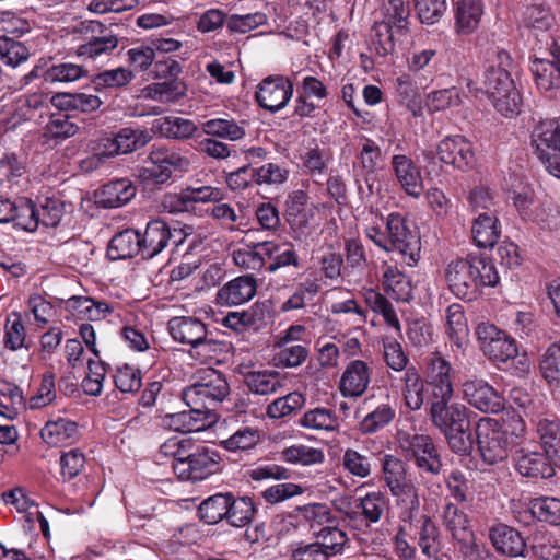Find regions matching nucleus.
Returning <instances> with one entry per match:
<instances>
[{"label": "nucleus", "instance_id": "nucleus-1", "mask_svg": "<svg viewBox=\"0 0 560 560\" xmlns=\"http://www.w3.org/2000/svg\"><path fill=\"white\" fill-rule=\"evenodd\" d=\"M230 393L226 377L214 369H208L183 390V399L188 407L199 408L210 418L217 407L229 398Z\"/></svg>", "mask_w": 560, "mask_h": 560}, {"label": "nucleus", "instance_id": "nucleus-2", "mask_svg": "<svg viewBox=\"0 0 560 560\" xmlns=\"http://www.w3.org/2000/svg\"><path fill=\"white\" fill-rule=\"evenodd\" d=\"M481 90L489 95L495 109L504 117H513L521 113V95L505 68L491 66L485 72Z\"/></svg>", "mask_w": 560, "mask_h": 560}, {"label": "nucleus", "instance_id": "nucleus-3", "mask_svg": "<svg viewBox=\"0 0 560 560\" xmlns=\"http://www.w3.org/2000/svg\"><path fill=\"white\" fill-rule=\"evenodd\" d=\"M167 326L175 341L190 346L192 357L206 359L220 349L221 343L208 338L207 326L196 317H174Z\"/></svg>", "mask_w": 560, "mask_h": 560}, {"label": "nucleus", "instance_id": "nucleus-4", "mask_svg": "<svg viewBox=\"0 0 560 560\" xmlns=\"http://www.w3.org/2000/svg\"><path fill=\"white\" fill-rule=\"evenodd\" d=\"M400 447L407 460L415 464L421 476H438L443 462L440 450L428 434H412L400 439Z\"/></svg>", "mask_w": 560, "mask_h": 560}, {"label": "nucleus", "instance_id": "nucleus-5", "mask_svg": "<svg viewBox=\"0 0 560 560\" xmlns=\"http://www.w3.org/2000/svg\"><path fill=\"white\" fill-rule=\"evenodd\" d=\"M478 452L486 464L497 465L509 457L506 431L491 418H482L476 425Z\"/></svg>", "mask_w": 560, "mask_h": 560}, {"label": "nucleus", "instance_id": "nucleus-6", "mask_svg": "<svg viewBox=\"0 0 560 560\" xmlns=\"http://www.w3.org/2000/svg\"><path fill=\"white\" fill-rule=\"evenodd\" d=\"M192 231L191 226L182 229L172 228L162 219H154L147 223L143 233H140L142 259H152L163 252L171 241L179 244Z\"/></svg>", "mask_w": 560, "mask_h": 560}, {"label": "nucleus", "instance_id": "nucleus-7", "mask_svg": "<svg viewBox=\"0 0 560 560\" xmlns=\"http://www.w3.org/2000/svg\"><path fill=\"white\" fill-rule=\"evenodd\" d=\"M382 472L385 485L393 497L418 508V489L407 476L406 464L400 458L386 454L382 459Z\"/></svg>", "mask_w": 560, "mask_h": 560}, {"label": "nucleus", "instance_id": "nucleus-8", "mask_svg": "<svg viewBox=\"0 0 560 560\" xmlns=\"http://www.w3.org/2000/svg\"><path fill=\"white\" fill-rule=\"evenodd\" d=\"M386 234L389 252L400 254L409 265L417 261L419 238L410 230L406 218L398 212L388 214L386 219Z\"/></svg>", "mask_w": 560, "mask_h": 560}, {"label": "nucleus", "instance_id": "nucleus-9", "mask_svg": "<svg viewBox=\"0 0 560 560\" xmlns=\"http://www.w3.org/2000/svg\"><path fill=\"white\" fill-rule=\"evenodd\" d=\"M476 334L480 349L489 360L497 363H506L517 357L516 341L495 326L481 324L477 327Z\"/></svg>", "mask_w": 560, "mask_h": 560}, {"label": "nucleus", "instance_id": "nucleus-10", "mask_svg": "<svg viewBox=\"0 0 560 560\" xmlns=\"http://www.w3.org/2000/svg\"><path fill=\"white\" fill-rule=\"evenodd\" d=\"M149 161L151 166L142 168L140 176L158 184L167 182L174 171H184L189 165L187 158L166 147H154L149 154Z\"/></svg>", "mask_w": 560, "mask_h": 560}, {"label": "nucleus", "instance_id": "nucleus-11", "mask_svg": "<svg viewBox=\"0 0 560 560\" xmlns=\"http://www.w3.org/2000/svg\"><path fill=\"white\" fill-rule=\"evenodd\" d=\"M462 392L464 400L481 412L498 413L504 409V398L483 378L467 377Z\"/></svg>", "mask_w": 560, "mask_h": 560}, {"label": "nucleus", "instance_id": "nucleus-12", "mask_svg": "<svg viewBox=\"0 0 560 560\" xmlns=\"http://www.w3.org/2000/svg\"><path fill=\"white\" fill-rule=\"evenodd\" d=\"M293 83L284 75H269L257 86L255 100L260 107L277 113L283 109L293 96Z\"/></svg>", "mask_w": 560, "mask_h": 560}, {"label": "nucleus", "instance_id": "nucleus-13", "mask_svg": "<svg viewBox=\"0 0 560 560\" xmlns=\"http://www.w3.org/2000/svg\"><path fill=\"white\" fill-rule=\"evenodd\" d=\"M424 374L432 401L452 399L454 370L445 358L439 353H432L428 357Z\"/></svg>", "mask_w": 560, "mask_h": 560}, {"label": "nucleus", "instance_id": "nucleus-14", "mask_svg": "<svg viewBox=\"0 0 560 560\" xmlns=\"http://www.w3.org/2000/svg\"><path fill=\"white\" fill-rule=\"evenodd\" d=\"M439 160L456 170L466 172L476 164V154L472 143L464 136L445 137L436 147Z\"/></svg>", "mask_w": 560, "mask_h": 560}, {"label": "nucleus", "instance_id": "nucleus-15", "mask_svg": "<svg viewBox=\"0 0 560 560\" xmlns=\"http://www.w3.org/2000/svg\"><path fill=\"white\" fill-rule=\"evenodd\" d=\"M488 539L495 552L506 558H526L527 542L516 528L504 523H497L489 527Z\"/></svg>", "mask_w": 560, "mask_h": 560}, {"label": "nucleus", "instance_id": "nucleus-16", "mask_svg": "<svg viewBox=\"0 0 560 560\" xmlns=\"http://www.w3.org/2000/svg\"><path fill=\"white\" fill-rule=\"evenodd\" d=\"M450 400L431 401L430 417L442 434L455 429L470 428L468 408L459 402L450 404Z\"/></svg>", "mask_w": 560, "mask_h": 560}, {"label": "nucleus", "instance_id": "nucleus-17", "mask_svg": "<svg viewBox=\"0 0 560 560\" xmlns=\"http://www.w3.org/2000/svg\"><path fill=\"white\" fill-rule=\"evenodd\" d=\"M552 56V60H534L530 70L540 93L548 98H560V47L555 48Z\"/></svg>", "mask_w": 560, "mask_h": 560}, {"label": "nucleus", "instance_id": "nucleus-18", "mask_svg": "<svg viewBox=\"0 0 560 560\" xmlns=\"http://www.w3.org/2000/svg\"><path fill=\"white\" fill-rule=\"evenodd\" d=\"M390 171L401 189L413 198L423 192L422 175L416 162L404 153H395L390 159Z\"/></svg>", "mask_w": 560, "mask_h": 560}, {"label": "nucleus", "instance_id": "nucleus-19", "mask_svg": "<svg viewBox=\"0 0 560 560\" xmlns=\"http://www.w3.org/2000/svg\"><path fill=\"white\" fill-rule=\"evenodd\" d=\"M218 470V453L201 444H198L187 464L179 465L178 478L180 480L199 481L206 479Z\"/></svg>", "mask_w": 560, "mask_h": 560}, {"label": "nucleus", "instance_id": "nucleus-20", "mask_svg": "<svg viewBox=\"0 0 560 560\" xmlns=\"http://www.w3.org/2000/svg\"><path fill=\"white\" fill-rule=\"evenodd\" d=\"M445 279L455 296L469 301L478 296L477 284L467 257L452 260L445 269Z\"/></svg>", "mask_w": 560, "mask_h": 560}, {"label": "nucleus", "instance_id": "nucleus-21", "mask_svg": "<svg viewBox=\"0 0 560 560\" xmlns=\"http://www.w3.org/2000/svg\"><path fill=\"white\" fill-rule=\"evenodd\" d=\"M256 291L257 281L253 276H240L219 289L217 303L221 306L241 305L253 299Z\"/></svg>", "mask_w": 560, "mask_h": 560}, {"label": "nucleus", "instance_id": "nucleus-22", "mask_svg": "<svg viewBox=\"0 0 560 560\" xmlns=\"http://www.w3.org/2000/svg\"><path fill=\"white\" fill-rule=\"evenodd\" d=\"M371 381L369 365L361 360L350 362L343 371L339 390L343 397L358 398L362 396Z\"/></svg>", "mask_w": 560, "mask_h": 560}, {"label": "nucleus", "instance_id": "nucleus-23", "mask_svg": "<svg viewBox=\"0 0 560 560\" xmlns=\"http://www.w3.org/2000/svg\"><path fill=\"white\" fill-rule=\"evenodd\" d=\"M516 470L525 477L549 478L555 474L547 454L521 448L514 454Z\"/></svg>", "mask_w": 560, "mask_h": 560}, {"label": "nucleus", "instance_id": "nucleus-24", "mask_svg": "<svg viewBox=\"0 0 560 560\" xmlns=\"http://www.w3.org/2000/svg\"><path fill=\"white\" fill-rule=\"evenodd\" d=\"M137 192L136 186L127 178L112 180L95 194L96 203L103 208H118L128 203Z\"/></svg>", "mask_w": 560, "mask_h": 560}, {"label": "nucleus", "instance_id": "nucleus-25", "mask_svg": "<svg viewBox=\"0 0 560 560\" xmlns=\"http://www.w3.org/2000/svg\"><path fill=\"white\" fill-rule=\"evenodd\" d=\"M138 255L142 257L140 232L133 229L116 233L107 247V256L112 260L133 258Z\"/></svg>", "mask_w": 560, "mask_h": 560}, {"label": "nucleus", "instance_id": "nucleus-26", "mask_svg": "<svg viewBox=\"0 0 560 560\" xmlns=\"http://www.w3.org/2000/svg\"><path fill=\"white\" fill-rule=\"evenodd\" d=\"M276 249L273 242L257 243L252 247L234 250L233 260L241 268L259 271L265 267L266 259L271 258Z\"/></svg>", "mask_w": 560, "mask_h": 560}, {"label": "nucleus", "instance_id": "nucleus-27", "mask_svg": "<svg viewBox=\"0 0 560 560\" xmlns=\"http://www.w3.org/2000/svg\"><path fill=\"white\" fill-rule=\"evenodd\" d=\"M471 235L479 248H492L501 235L499 220L489 212H480L472 221Z\"/></svg>", "mask_w": 560, "mask_h": 560}, {"label": "nucleus", "instance_id": "nucleus-28", "mask_svg": "<svg viewBox=\"0 0 560 560\" xmlns=\"http://www.w3.org/2000/svg\"><path fill=\"white\" fill-rule=\"evenodd\" d=\"M532 144L538 156L541 153L559 152L560 150V121L546 119L539 121L532 132Z\"/></svg>", "mask_w": 560, "mask_h": 560}, {"label": "nucleus", "instance_id": "nucleus-29", "mask_svg": "<svg viewBox=\"0 0 560 560\" xmlns=\"http://www.w3.org/2000/svg\"><path fill=\"white\" fill-rule=\"evenodd\" d=\"M42 439L51 446L69 445L79 439L78 424L69 419L49 420L40 431Z\"/></svg>", "mask_w": 560, "mask_h": 560}, {"label": "nucleus", "instance_id": "nucleus-30", "mask_svg": "<svg viewBox=\"0 0 560 560\" xmlns=\"http://www.w3.org/2000/svg\"><path fill=\"white\" fill-rule=\"evenodd\" d=\"M151 129L167 139L186 140L191 138L198 128L190 119L165 116L153 120Z\"/></svg>", "mask_w": 560, "mask_h": 560}, {"label": "nucleus", "instance_id": "nucleus-31", "mask_svg": "<svg viewBox=\"0 0 560 560\" xmlns=\"http://www.w3.org/2000/svg\"><path fill=\"white\" fill-rule=\"evenodd\" d=\"M537 434L549 459L560 466V421L548 418L539 419Z\"/></svg>", "mask_w": 560, "mask_h": 560}, {"label": "nucleus", "instance_id": "nucleus-32", "mask_svg": "<svg viewBox=\"0 0 560 560\" xmlns=\"http://www.w3.org/2000/svg\"><path fill=\"white\" fill-rule=\"evenodd\" d=\"M51 104L61 110L95 112L103 102L97 95L86 93H57L51 97Z\"/></svg>", "mask_w": 560, "mask_h": 560}, {"label": "nucleus", "instance_id": "nucleus-33", "mask_svg": "<svg viewBox=\"0 0 560 560\" xmlns=\"http://www.w3.org/2000/svg\"><path fill=\"white\" fill-rule=\"evenodd\" d=\"M244 383L257 395L276 393L282 385L280 373L273 370L248 371L244 373Z\"/></svg>", "mask_w": 560, "mask_h": 560}, {"label": "nucleus", "instance_id": "nucleus-34", "mask_svg": "<svg viewBox=\"0 0 560 560\" xmlns=\"http://www.w3.org/2000/svg\"><path fill=\"white\" fill-rule=\"evenodd\" d=\"M89 77V70L79 63L65 61L50 66L44 71L43 79L47 83L69 84Z\"/></svg>", "mask_w": 560, "mask_h": 560}, {"label": "nucleus", "instance_id": "nucleus-35", "mask_svg": "<svg viewBox=\"0 0 560 560\" xmlns=\"http://www.w3.org/2000/svg\"><path fill=\"white\" fill-rule=\"evenodd\" d=\"M209 418L199 408L189 407V410L166 416L170 429L178 432H199L207 427Z\"/></svg>", "mask_w": 560, "mask_h": 560}, {"label": "nucleus", "instance_id": "nucleus-36", "mask_svg": "<svg viewBox=\"0 0 560 560\" xmlns=\"http://www.w3.org/2000/svg\"><path fill=\"white\" fill-rule=\"evenodd\" d=\"M441 517L444 527L454 539L463 540L470 533L467 514L455 503L446 502L442 508Z\"/></svg>", "mask_w": 560, "mask_h": 560}, {"label": "nucleus", "instance_id": "nucleus-37", "mask_svg": "<svg viewBox=\"0 0 560 560\" xmlns=\"http://www.w3.org/2000/svg\"><path fill=\"white\" fill-rule=\"evenodd\" d=\"M230 497V492H220L205 499L198 508V515L200 520L207 524H218L219 522L226 520Z\"/></svg>", "mask_w": 560, "mask_h": 560}, {"label": "nucleus", "instance_id": "nucleus-38", "mask_svg": "<svg viewBox=\"0 0 560 560\" xmlns=\"http://www.w3.org/2000/svg\"><path fill=\"white\" fill-rule=\"evenodd\" d=\"M357 508L361 510V515L369 524H375L389 509V501L382 491H371L358 499Z\"/></svg>", "mask_w": 560, "mask_h": 560}, {"label": "nucleus", "instance_id": "nucleus-39", "mask_svg": "<svg viewBox=\"0 0 560 560\" xmlns=\"http://www.w3.org/2000/svg\"><path fill=\"white\" fill-rule=\"evenodd\" d=\"M402 396L411 410H419L423 405V381L416 368H407L401 376Z\"/></svg>", "mask_w": 560, "mask_h": 560}, {"label": "nucleus", "instance_id": "nucleus-40", "mask_svg": "<svg viewBox=\"0 0 560 560\" xmlns=\"http://www.w3.org/2000/svg\"><path fill=\"white\" fill-rule=\"evenodd\" d=\"M482 3L480 0H460L456 10V27L462 34L472 33L482 15Z\"/></svg>", "mask_w": 560, "mask_h": 560}, {"label": "nucleus", "instance_id": "nucleus-41", "mask_svg": "<svg viewBox=\"0 0 560 560\" xmlns=\"http://www.w3.org/2000/svg\"><path fill=\"white\" fill-rule=\"evenodd\" d=\"M317 545L322 547L325 553L329 557L341 555L348 542L346 532L335 525L323 526L318 532H315Z\"/></svg>", "mask_w": 560, "mask_h": 560}, {"label": "nucleus", "instance_id": "nucleus-42", "mask_svg": "<svg viewBox=\"0 0 560 560\" xmlns=\"http://www.w3.org/2000/svg\"><path fill=\"white\" fill-rule=\"evenodd\" d=\"M226 522L233 527L243 528L249 525L256 513L254 502L248 497L235 498L232 493L229 502Z\"/></svg>", "mask_w": 560, "mask_h": 560}, {"label": "nucleus", "instance_id": "nucleus-43", "mask_svg": "<svg viewBox=\"0 0 560 560\" xmlns=\"http://www.w3.org/2000/svg\"><path fill=\"white\" fill-rule=\"evenodd\" d=\"M202 131L207 136L237 141L245 137V128L234 119L213 118L202 122Z\"/></svg>", "mask_w": 560, "mask_h": 560}, {"label": "nucleus", "instance_id": "nucleus-44", "mask_svg": "<svg viewBox=\"0 0 560 560\" xmlns=\"http://www.w3.org/2000/svg\"><path fill=\"white\" fill-rule=\"evenodd\" d=\"M383 284L388 294L397 301H408L411 287L407 277L395 266L386 265L383 273Z\"/></svg>", "mask_w": 560, "mask_h": 560}, {"label": "nucleus", "instance_id": "nucleus-45", "mask_svg": "<svg viewBox=\"0 0 560 560\" xmlns=\"http://www.w3.org/2000/svg\"><path fill=\"white\" fill-rule=\"evenodd\" d=\"M118 155L133 152L151 141L149 131L131 127L121 128L113 136Z\"/></svg>", "mask_w": 560, "mask_h": 560}, {"label": "nucleus", "instance_id": "nucleus-46", "mask_svg": "<svg viewBox=\"0 0 560 560\" xmlns=\"http://www.w3.org/2000/svg\"><path fill=\"white\" fill-rule=\"evenodd\" d=\"M417 538L421 552L431 558L439 548L440 532L436 524L428 515H421L418 520Z\"/></svg>", "mask_w": 560, "mask_h": 560}, {"label": "nucleus", "instance_id": "nucleus-47", "mask_svg": "<svg viewBox=\"0 0 560 560\" xmlns=\"http://www.w3.org/2000/svg\"><path fill=\"white\" fill-rule=\"evenodd\" d=\"M467 258L477 284L478 293L482 287H495L499 283V273L490 259L481 256H467Z\"/></svg>", "mask_w": 560, "mask_h": 560}, {"label": "nucleus", "instance_id": "nucleus-48", "mask_svg": "<svg viewBox=\"0 0 560 560\" xmlns=\"http://www.w3.org/2000/svg\"><path fill=\"white\" fill-rule=\"evenodd\" d=\"M395 27L388 22L375 21L371 28V45L375 54L382 58L392 55L395 50Z\"/></svg>", "mask_w": 560, "mask_h": 560}, {"label": "nucleus", "instance_id": "nucleus-49", "mask_svg": "<svg viewBox=\"0 0 560 560\" xmlns=\"http://www.w3.org/2000/svg\"><path fill=\"white\" fill-rule=\"evenodd\" d=\"M280 455L284 462L302 466L319 464L325 459L324 453L320 448L304 444L285 447L281 451Z\"/></svg>", "mask_w": 560, "mask_h": 560}, {"label": "nucleus", "instance_id": "nucleus-50", "mask_svg": "<svg viewBox=\"0 0 560 560\" xmlns=\"http://www.w3.org/2000/svg\"><path fill=\"white\" fill-rule=\"evenodd\" d=\"M118 37L113 33L93 36L89 42L79 45L75 54L78 57L96 59L104 54L113 51L118 46Z\"/></svg>", "mask_w": 560, "mask_h": 560}, {"label": "nucleus", "instance_id": "nucleus-51", "mask_svg": "<svg viewBox=\"0 0 560 560\" xmlns=\"http://www.w3.org/2000/svg\"><path fill=\"white\" fill-rule=\"evenodd\" d=\"M132 79V71L128 70L127 68L119 67L95 74L91 82L94 86V90L100 92L107 89H120L128 85Z\"/></svg>", "mask_w": 560, "mask_h": 560}, {"label": "nucleus", "instance_id": "nucleus-52", "mask_svg": "<svg viewBox=\"0 0 560 560\" xmlns=\"http://www.w3.org/2000/svg\"><path fill=\"white\" fill-rule=\"evenodd\" d=\"M532 514L540 522L558 526L560 525V499L553 497H540L533 499L529 504Z\"/></svg>", "mask_w": 560, "mask_h": 560}, {"label": "nucleus", "instance_id": "nucleus-53", "mask_svg": "<svg viewBox=\"0 0 560 560\" xmlns=\"http://www.w3.org/2000/svg\"><path fill=\"white\" fill-rule=\"evenodd\" d=\"M395 416L396 411L392 405L381 404L362 419L360 431L364 434H373L388 425Z\"/></svg>", "mask_w": 560, "mask_h": 560}, {"label": "nucleus", "instance_id": "nucleus-54", "mask_svg": "<svg viewBox=\"0 0 560 560\" xmlns=\"http://www.w3.org/2000/svg\"><path fill=\"white\" fill-rule=\"evenodd\" d=\"M307 194L295 190L287 200L288 221L293 228L303 229L307 225L310 213L306 211Z\"/></svg>", "mask_w": 560, "mask_h": 560}, {"label": "nucleus", "instance_id": "nucleus-55", "mask_svg": "<svg viewBox=\"0 0 560 560\" xmlns=\"http://www.w3.org/2000/svg\"><path fill=\"white\" fill-rule=\"evenodd\" d=\"M299 423L312 430L334 431L338 427V419L331 409L317 407L306 411Z\"/></svg>", "mask_w": 560, "mask_h": 560}, {"label": "nucleus", "instance_id": "nucleus-56", "mask_svg": "<svg viewBox=\"0 0 560 560\" xmlns=\"http://www.w3.org/2000/svg\"><path fill=\"white\" fill-rule=\"evenodd\" d=\"M66 213V203L57 197H45L37 207L38 222L47 228L57 226Z\"/></svg>", "mask_w": 560, "mask_h": 560}, {"label": "nucleus", "instance_id": "nucleus-57", "mask_svg": "<svg viewBox=\"0 0 560 560\" xmlns=\"http://www.w3.org/2000/svg\"><path fill=\"white\" fill-rule=\"evenodd\" d=\"M257 185H282L290 176V170L285 163L279 164L268 162L258 167H254Z\"/></svg>", "mask_w": 560, "mask_h": 560}, {"label": "nucleus", "instance_id": "nucleus-58", "mask_svg": "<svg viewBox=\"0 0 560 560\" xmlns=\"http://www.w3.org/2000/svg\"><path fill=\"white\" fill-rule=\"evenodd\" d=\"M446 331L451 340L457 346L467 336L468 327L464 308L458 303H453L446 308Z\"/></svg>", "mask_w": 560, "mask_h": 560}, {"label": "nucleus", "instance_id": "nucleus-59", "mask_svg": "<svg viewBox=\"0 0 560 560\" xmlns=\"http://www.w3.org/2000/svg\"><path fill=\"white\" fill-rule=\"evenodd\" d=\"M542 377L549 384H560V342L551 343L539 361Z\"/></svg>", "mask_w": 560, "mask_h": 560}, {"label": "nucleus", "instance_id": "nucleus-60", "mask_svg": "<svg viewBox=\"0 0 560 560\" xmlns=\"http://www.w3.org/2000/svg\"><path fill=\"white\" fill-rule=\"evenodd\" d=\"M342 466L350 475L361 479L372 474V458L353 448H347L343 452Z\"/></svg>", "mask_w": 560, "mask_h": 560}, {"label": "nucleus", "instance_id": "nucleus-61", "mask_svg": "<svg viewBox=\"0 0 560 560\" xmlns=\"http://www.w3.org/2000/svg\"><path fill=\"white\" fill-rule=\"evenodd\" d=\"M30 57L28 48L20 42L9 37H0V60L13 68L26 61Z\"/></svg>", "mask_w": 560, "mask_h": 560}, {"label": "nucleus", "instance_id": "nucleus-62", "mask_svg": "<svg viewBox=\"0 0 560 560\" xmlns=\"http://www.w3.org/2000/svg\"><path fill=\"white\" fill-rule=\"evenodd\" d=\"M305 398L298 392H292L283 397L273 400L267 408V415L273 419H280L301 409Z\"/></svg>", "mask_w": 560, "mask_h": 560}, {"label": "nucleus", "instance_id": "nucleus-63", "mask_svg": "<svg viewBox=\"0 0 560 560\" xmlns=\"http://www.w3.org/2000/svg\"><path fill=\"white\" fill-rule=\"evenodd\" d=\"M410 15L409 7L404 0H388L383 8V19L381 22H388L397 32L405 31Z\"/></svg>", "mask_w": 560, "mask_h": 560}, {"label": "nucleus", "instance_id": "nucleus-64", "mask_svg": "<svg viewBox=\"0 0 560 560\" xmlns=\"http://www.w3.org/2000/svg\"><path fill=\"white\" fill-rule=\"evenodd\" d=\"M260 435L257 429L243 427L235 431L229 439L221 442L228 451H246L257 445Z\"/></svg>", "mask_w": 560, "mask_h": 560}]
</instances>
